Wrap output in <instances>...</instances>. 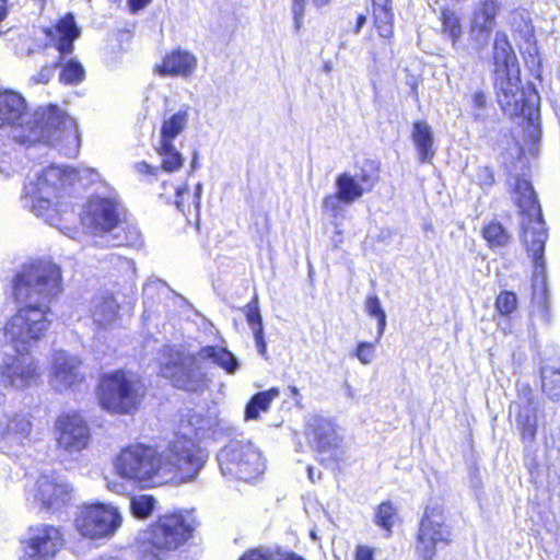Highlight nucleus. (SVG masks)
<instances>
[{
	"label": "nucleus",
	"instance_id": "nucleus-1",
	"mask_svg": "<svg viewBox=\"0 0 560 560\" xmlns=\"http://www.w3.org/2000/svg\"><path fill=\"white\" fill-rule=\"evenodd\" d=\"M40 143L75 156L81 145L75 119L52 105L30 114L20 94L0 92V174L8 177L19 171L12 158L16 145L30 149Z\"/></svg>",
	"mask_w": 560,
	"mask_h": 560
},
{
	"label": "nucleus",
	"instance_id": "nucleus-2",
	"mask_svg": "<svg viewBox=\"0 0 560 560\" xmlns=\"http://www.w3.org/2000/svg\"><path fill=\"white\" fill-rule=\"evenodd\" d=\"M61 291V271L57 265L35 261L23 265L13 279V295L25 306L0 328V347L30 352L49 326L47 303Z\"/></svg>",
	"mask_w": 560,
	"mask_h": 560
},
{
	"label": "nucleus",
	"instance_id": "nucleus-3",
	"mask_svg": "<svg viewBox=\"0 0 560 560\" xmlns=\"http://www.w3.org/2000/svg\"><path fill=\"white\" fill-rule=\"evenodd\" d=\"M77 172L61 165H50L30 180L24 187V207L35 215L54 224L59 212V198L66 188L74 182Z\"/></svg>",
	"mask_w": 560,
	"mask_h": 560
},
{
	"label": "nucleus",
	"instance_id": "nucleus-4",
	"mask_svg": "<svg viewBox=\"0 0 560 560\" xmlns=\"http://www.w3.org/2000/svg\"><path fill=\"white\" fill-rule=\"evenodd\" d=\"M147 395L142 380L131 371L118 370L103 374L97 397L103 409L115 415L136 412Z\"/></svg>",
	"mask_w": 560,
	"mask_h": 560
},
{
	"label": "nucleus",
	"instance_id": "nucleus-5",
	"mask_svg": "<svg viewBox=\"0 0 560 560\" xmlns=\"http://www.w3.org/2000/svg\"><path fill=\"white\" fill-rule=\"evenodd\" d=\"M191 512L165 514L142 536V552L147 560H160L164 552L173 551L184 545L195 529Z\"/></svg>",
	"mask_w": 560,
	"mask_h": 560
},
{
	"label": "nucleus",
	"instance_id": "nucleus-6",
	"mask_svg": "<svg viewBox=\"0 0 560 560\" xmlns=\"http://www.w3.org/2000/svg\"><path fill=\"white\" fill-rule=\"evenodd\" d=\"M514 198L522 213L523 242L535 267L544 268L542 254L547 241V231L541 219L540 206L530 183L516 178Z\"/></svg>",
	"mask_w": 560,
	"mask_h": 560
},
{
	"label": "nucleus",
	"instance_id": "nucleus-7",
	"mask_svg": "<svg viewBox=\"0 0 560 560\" xmlns=\"http://www.w3.org/2000/svg\"><path fill=\"white\" fill-rule=\"evenodd\" d=\"M161 456L162 480L191 481L203 467L208 453L186 433L176 434Z\"/></svg>",
	"mask_w": 560,
	"mask_h": 560
},
{
	"label": "nucleus",
	"instance_id": "nucleus-8",
	"mask_svg": "<svg viewBox=\"0 0 560 560\" xmlns=\"http://www.w3.org/2000/svg\"><path fill=\"white\" fill-rule=\"evenodd\" d=\"M161 375L178 389L201 393L209 388L211 380L196 353L174 347H165L160 364Z\"/></svg>",
	"mask_w": 560,
	"mask_h": 560
},
{
	"label": "nucleus",
	"instance_id": "nucleus-9",
	"mask_svg": "<svg viewBox=\"0 0 560 560\" xmlns=\"http://www.w3.org/2000/svg\"><path fill=\"white\" fill-rule=\"evenodd\" d=\"M222 475L246 482L257 479L266 468L261 452L250 442L231 441L218 454Z\"/></svg>",
	"mask_w": 560,
	"mask_h": 560
},
{
	"label": "nucleus",
	"instance_id": "nucleus-10",
	"mask_svg": "<svg viewBox=\"0 0 560 560\" xmlns=\"http://www.w3.org/2000/svg\"><path fill=\"white\" fill-rule=\"evenodd\" d=\"M118 476L139 482H164L162 480L161 456L154 448L133 445L124 448L114 463Z\"/></svg>",
	"mask_w": 560,
	"mask_h": 560
},
{
	"label": "nucleus",
	"instance_id": "nucleus-11",
	"mask_svg": "<svg viewBox=\"0 0 560 560\" xmlns=\"http://www.w3.org/2000/svg\"><path fill=\"white\" fill-rule=\"evenodd\" d=\"M39 377L38 363L28 352L0 347V389L25 390Z\"/></svg>",
	"mask_w": 560,
	"mask_h": 560
},
{
	"label": "nucleus",
	"instance_id": "nucleus-12",
	"mask_svg": "<svg viewBox=\"0 0 560 560\" xmlns=\"http://www.w3.org/2000/svg\"><path fill=\"white\" fill-rule=\"evenodd\" d=\"M452 542V530L445 522L443 508L439 503H430L420 522L415 552L418 560H434L436 546H448Z\"/></svg>",
	"mask_w": 560,
	"mask_h": 560
},
{
	"label": "nucleus",
	"instance_id": "nucleus-13",
	"mask_svg": "<svg viewBox=\"0 0 560 560\" xmlns=\"http://www.w3.org/2000/svg\"><path fill=\"white\" fill-rule=\"evenodd\" d=\"M122 524V516L117 508L110 504H90L81 509L75 518V528L88 539L110 538Z\"/></svg>",
	"mask_w": 560,
	"mask_h": 560
},
{
	"label": "nucleus",
	"instance_id": "nucleus-14",
	"mask_svg": "<svg viewBox=\"0 0 560 560\" xmlns=\"http://www.w3.org/2000/svg\"><path fill=\"white\" fill-rule=\"evenodd\" d=\"M494 86L501 108L510 116L525 115L528 105H533L537 94L532 86H521L518 68L494 73Z\"/></svg>",
	"mask_w": 560,
	"mask_h": 560
},
{
	"label": "nucleus",
	"instance_id": "nucleus-15",
	"mask_svg": "<svg viewBox=\"0 0 560 560\" xmlns=\"http://www.w3.org/2000/svg\"><path fill=\"white\" fill-rule=\"evenodd\" d=\"M21 560H54L63 545L59 528L40 524L28 529Z\"/></svg>",
	"mask_w": 560,
	"mask_h": 560
},
{
	"label": "nucleus",
	"instance_id": "nucleus-16",
	"mask_svg": "<svg viewBox=\"0 0 560 560\" xmlns=\"http://www.w3.org/2000/svg\"><path fill=\"white\" fill-rule=\"evenodd\" d=\"M121 210L110 198H94L86 206L82 223L93 235H110L120 223Z\"/></svg>",
	"mask_w": 560,
	"mask_h": 560
},
{
	"label": "nucleus",
	"instance_id": "nucleus-17",
	"mask_svg": "<svg viewBox=\"0 0 560 560\" xmlns=\"http://www.w3.org/2000/svg\"><path fill=\"white\" fill-rule=\"evenodd\" d=\"M58 447L68 454L85 450L90 443V429L78 413H66L56 421Z\"/></svg>",
	"mask_w": 560,
	"mask_h": 560
},
{
	"label": "nucleus",
	"instance_id": "nucleus-18",
	"mask_svg": "<svg viewBox=\"0 0 560 560\" xmlns=\"http://www.w3.org/2000/svg\"><path fill=\"white\" fill-rule=\"evenodd\" d=\"M81 360L63 350H57L51 355L50 362V384L58 390L69 389L84 380L81 372Z\"/></svg>",
	"mask_w": 560,
	"mask_h": 560
},
{
	"label": "nucleus",
	"instance_id": "nucleus-19",
	"mask_svg": "<svg viewBox=\"0 0 560 560\" xmlns=\"http://www.w3.org/2000/svg\"><path fill=\"white\" fill-rule=\"evenodd\" d=\"M510 415L515 418L524 442H533L537 430L536 406L532 389L526 384H517V398L510 406Z\"/></svg>",
	"mask_w": 560,
	"mask_h": 560
},
{
	"label": "nucleus",
	"instance_id": "nucleus-20",
	"mask_svg": "<svg viewBox=\"0 0 560 560\" xmlns=\"http://www.w3.org/2000/svg\"><path fill=\"white\" fill-rule=\"evenodd\" d=\"M71 486L60 476L42 475L36 482V498L47 508L57 510L71 499Z\"/></svg>",
	"mask_w": 560,
	"mask_h": 560
},
{
	"label": "nucleus",
	"instance_id": "nucleus-21",
	"mask_svg": "<svg viewBox=\"0 0 560 560\" xmlns=\"http://www.w3.org/2000/svg\"><path fill=\"white\" fill-rule=\"evenodd\" d=\"M498 11L497 0H480L476 3L470 21V35L480 46L488 43Z\"/></svg>",
	"mask_w": 560,
	"mask_h": 560
},
{
	"label": "nucleus",
	"instance_id": "nucleus-22",
	"mask_svg": "<svg viewBox=\"0 0 560 560\" xmlns=\"http://www.w3.org/2000/svg\"><path fill=\"white\" fill-rule=\"evenodd\" d=\"M197 57L184 49H174L167 52L162 61L154 67V72L161 77H179L187 79L197 69Z\"/></svg>",
	"mask_w": 560,
	"mask_h": 560
},
{
	"label": "nucleus",
	"instance_id": "nucleus-23",
	"mask_svg": "<svg viewBox=\"0 0 560 560\" xmlns=\"http://www.w3.org/2000/svg\"><path fill=\"white\" fill-rule=\"evenodd\" d=\"M377 178L366 172L359 175H351L348 172L339 174L336 178V191L345 200L346 206L352 205L365 192L372 190Z\"/></svg>",
	"mask_w": 560,
	"mask_h": 560
},
{
	"label": "nucleus",
	"instance_id": "nucleus-24",
	"mask_svg": "<svg viewBox=\"0 0 560 560\" xmlns=\"http://www.w3.org/2000/svg\"><path fill=\"white\" fill-rule=\"evenodd\" d=\"M308 427L313 431L314 441L320 453H337L341 444V438L337 433L335 424L329 419L314 416L310 419Z\"/></svg>",
	"mask_w": 560,
	"mask_h": 560
},
{
	"label": "nucleus",
	"instance_id": "nucleus-25",
	"mask_svg": "<svg viewBox=\"0 0 560 560\" xmlns=\"http://www.w3.org/2000/svg\"><path fill=\"white\" fill-rule=\"evenodd\" d=\"M32 432L31 421L21 413H4L0 420V436L7 444H22Z\"/></svg>",
	"mask_w": 560,
	"mask_h": 560
},
{
	"label": "nucleus",
	"instance_id": "nucleus-26",
	"mask_svg": "<svg viewBox=\"0 0 560 560\" xmlns=\"http://www.w3.org/2000/svg\"><path fill=\"white\" fill-rule=\"evenodd\" d=\"M190 112L191 107L185 104L174 113H165L159 132V140L174 142L187 129Z\"/></svg>",
	"mask_w": 560,
	"mask_h": 560
},
{
	"label": "nucleus",
	"instance_id": "nucleus-27",
	"mask_svg": "<svg viewBox=\"0 0 560 560\" xmlns=\"http://www.w3.org/2000/svg\"><path fill=\"white\" fill-rule=\"evenodd\" d=\"M411 139L418 151L421 163H430L435 155L434 135L431 126L425 121H415L411 131Z\"/></svg>",
	"mask_w": 560,
	"mask_h": 560
},
{
	"label": "nucleus",
	"instance_id": "nucleus-28",
	"mask_svg": "<svg viewBox=\"0 0 560 560\" xmlns=\"http://www.w3.org/2000/svg\"><path fill=\"white\" fill-rule=\"evenodd\" d=\"M196 354L201 363L211 362L231 375L235 374L240 369V362L235 355L222 346H205Z\"/></svg>",
	"mask_w": 560,
	"mask_h": 560
},
{
	"label": "nucleus",
	"instance_id": "nucleus-29",
	"mask_svg": "<svg viewBox=\"0 0 560 560\" xmlns=\"http://www.w3.org/2000/svg\"><path fill=\"white\" fill-rule=\"evenodd\" d=\"M118 304L112 295H98L92 300L91 316L100 328H107L118 317Z\"/></svg>",
	"mask_w": 560,
	"mask_h": 560
},
{
	"label": "nucleus",
	"instance_id": "nucleus-30",
	"mask_svg": "<svg viewBox=\"0 0 560 560\" xmlns=\"http://www.w3.org/2000/svg\"><path fill=\"white\" fill-rule=\"evenodd\" d=\"M493 60L495 66L494 73H502V71L506 72L510 68H518L516 56L506 34L503 32H498L495 34Z\"/></svg>",
	"mask_w": 560,
	"mask_h": 560
},
{
	"label": "nucleus",
	"instance_id": "nucleus-31",
	"mask_svg": "<svg viewBox=\"0 0 560 560\" xmlns=\"http://www.w3.org/2000/svg\"><path fill=\"white\" fill-rule=\"evenodd\" d=\"M58 42L56 45L60 56L71 54L73 50V42L80 36L74 18L71 14L62 18L56 25Z\"/></svg>",
	"mask_w": 560,
	"mask_h": 560
},
{
	"label": "nucleus",
	"instance_id": "nucleus-32",
	"mask_svg": "<svg viewBox=\"0 0 560 560\" xmlns=\"http://www.w3.org/2000/svg\"><path fill=\"white\" fill-rule=\"evenodd\" d=\"M374 25L384 38H389L393 35L394 14L392 12V0H372Z\"/></svg>",
	"mask_w": 560,
	"mask_h": 560
},
{
	"label": "nucleus",
	"instance_id": "nucleus-33",
	"mask_svg": "<svg viewBox=\"0 0 560 560\" xmlns=\"http://www.w3.org/2000/svg\"><path fill=\"white\" fill-rule=\"evenodd\" d=\"M154 150L161 159V168L166 173H174L182 168L184 158L175 148L174 142L159 140Z\"/></svg>",
	"mask_w": 560,
	"mask_h": 560
},
{
	"label": "nucleus",
	"instance_id": "nucleus-34",
	"mask_svg": "<svg viewBox=\"0 0 560 560\" xmlns=\"http://www.w3.org/2000/svg\"><path fill=\"white\" fill-rule=\"evenodd\" d=\"M280 390L276 387L260 392L252 397L245 408V420H256L259 412H267L271 402L278 398Z\"/></svg>",
	"mask_w": 560,
	"mask_h": 560
},
{
	"label": "nucleus",
	"instance_id": "nucleus-35",
	"mask_svg": "<svg viewBox=\"0 0 560 560\" xmlns=\"http://www.w3.org/2000/svg\"><path fill=\"white\" fill-rule=\"evenodd\" d=\"M202 194V184H197L195 188V192L191 194L188 187L185 185L184 187H178L176 190V208L183 213L191 214L192 212L196 217L199 215L200 209V198Z\"/></svg>",
	"mask_w": 560,
	"mask_h": 560
},
{
	"label": "nucleus",
	"instance_id": "nucleus-36",
	"mask_svg": "<svg viewBox=\"0 0 560 560\" xmlns=\"http://www.w3.org/2000/svg\"><path fill=\"white\" fill-rule=\"evenodd\" d=\"M542 390L552 399H560V368L544 366L540 371Z\"/></svg>",
	"mask_w": 560,
	"mask_h": 560
},
{
	"label": "nucleus",
	"instance_id": "nucleus-37",
	"mask_svg": "<svg viewBox=\"0 0 560 560\" xmlns=\"http://www.w3.org/2000/svg\"><path fill=\"white\" fill-rule=\"evenodd\" d=\"M443 34L446 35L455 45L462 36V25L459 16L450 10H443L441 14Z\"/></svg>",
	"mask_w": 560,
	"mask_h": 560
},
{
	"label": "nucleus",
	"instance_id": "nucleus-38",
	"mask_svg": "<svg viewBox=\"0 0 560 560\" xmlns=\"http://www.w3.org/2000/svg\"><path fill=\"white\" fill-rule=\"evenodd\" d=\"M482 235L491 248H499L508 245L511 237L498 222H491L483 231Z\"/></svg>",
	"mask_w": 560,
	"mask_h": 560
},
{
	"label": "nucleus",
	"instance_id": "nucleus-39",
	"mask_svg": "<svg viewBox=\"0 0 560 560\" xmlns=\"http://www.w3.org/2000/svg\"><path fill=\"white\" fill-rule=\"evenodd\" d=\"M365 311L368 314L377 320V337L375 342L377 343L382 338L386 328V314L381 305V301L376 295L368 296L365 301Z\"/></svg>",
	"mask_w": 560,
	"mask_h": 560
},
{
	"label": "nucleus",
	"instance_id": "nucleus-40",
	"mask_svg": "<svg viewBox=\"0 0 560 560\" xmlns=\"http://www.w3.org/2000/svg\"><path fill=\"white\" fill-rule=\"evenodd\" d=\"M155 503L156 501L152 495H136L130 500V510L137 518H147L152 514Z\"/></svg>",
	"mask_w": 560,
	"mask_h": 560
},
{
	"label": "nucleus",
	"instance_id": "nucleus-41",
	"mask_svg": "<svg viewBox=\"0 0 560 560\" xmlns=\"http://www.w3.org/2000/svg\"><path fill=\"white\" fill-rule=\"evenodd\" d=\"M217 423V417L210 413L203 415L201 412H195L189 418V424L192 427L197 438H205Z\"/></svg>",
	"mask_w": 560,
	"mask_h": 560
},
{
	"label": "nucleus",
	"instance_id": "nucleus-42",
	"mask_svg": "<svg viewBox=\"0 0 560 560\" xmlns=\"http://www.w3.org/2000/svg\"><path fill=\"white\" fill-rule=\"evenodd\" d=\"M395 518L396 510L390 502H383L378 505L375 513V523L388 534L392 532Z\"/></svg>",
	"mask_w": 560,
	"mask_h": 560
},
{
	"label": "nucleus",
	"instance_id": "nucleus-43",
	"mask_svg": "<svg viewBox=\"0 0 560 560\" xmlns=\"http://www.w3.org/2000/svg\"><path fill=\"white\" fill-rule=\"evenodd\" d=\"M84 74L81 63L70 60L60 73V81L66 84H78L84 79Z\"/></svg>",
	"mask_w": 560,
	"mask_h": 560
},
{
	"label": "nucleus",
	"instance_id": "nucleus-44",
	"mask_svg": "<svg viewBox=\"0 0 560 560\" xmlns=\"http://www.w3.org/2000/svg\"><path fill=\"white\" fill-rule=\"evenodd\" d=\"M345 200L336 191L330 194L323 199V210L334 219L343 217L345 212Z\"/></svg>",
	"mask_w": 560,
	"mask_h": 560
},
{
	"label": "nucleus",
	"instance_id": "nucleus-45",
	"mask_svg": "<svg viewBox=\"0 0 560 560\" xmlns=\"http://www.w3.org/2000/svg\"><path fill=\"white\" fill-rule=\"evenodd\" d=\"M517 304V298L513 292H501L495 301V307L498 312L502 315L511 314Z\"/></svg>",
	"mask_w": 560,
	"mask_h": 560
},
{
	"label": "nucleus",
	"instance_id": "nucleus-46",
	"mask_svg": "<svg viewBox=\"0 0 560 560\" xmlns=\"http://www.w3.org/2000/svg\"><path fill=\"white\" fill-rule=\"evenodd\" d=\"M546 452L550 459H560V429L551 431L546 438Z\"/></svg>",
	"mask_w": 560,
	"mask_h": 560
},
{
	"label": "nucleus",
	"instance_id": "nucleus-47",
	"mask_svg": "<svg viewBox=\"0 0 560 560\" xmlns=\"http://www.w3.org/2000/svg\"><path fill=\"white\" fill-rule=\"evenodd\" d=\"M375 345L371 342H360L357 347L354 355L364 365L370 364L374 359Z\"/></svg>",
	"mask_w": 560,
	"mask_h": 560
},
{
	"label": "nucleus",
	"instance_id": "nucleus-48",
	"mask_svg": "<svg viewBox=\"0 0 560 560\" xmlns=\"http://www.w3.org/2000/svg\"><path fill=\"white\" fill-rule=\"evenodd\" d=\"M246 319L253 332H256L258 327L264 330L261 315L256 303L246 306Z\"/></svg>",
	"mask_w": 560,
	"mask_h": 560
},
{
	"label": "nucleus",
	"instance_id": "nucleus-49",
	"mask_svg": "<svg viewBox=\"0 0 560 560\" xmlns=\"http://www.w3.org/2000/svg\"><path fill=\"white\" fill-rule=\"evenodd\" d=\"M141 243H142L141 234L139 233L138 230L133 229L124 238L119 237L118 235H114L112 237V244L110 245L112 246H120V245L138 246Z\"/></svg>",
	"mask_w": 560,
	"mask_h": 560
},
{
	"label": "nucleus",
	"instance_id": "nucleus-50",
	"mask_svg": "<svg viewBox=\"0 0 560 560\" xmlns=\"http://www.w3.org/2000/svg\"><path fill=\"white\" fill-rule=\"evenodd\" d=\"M240 560H277L276 551L265 548L248 550Z\"/></svg>",
	"mask_w": 560,
	"mask_h": 560
},
{
	"label": "nucleus",
	"instance_id": "nucleus-51",
	"mask_svg": "<svg viewBox=\"0 0 560 560\" xmlns=\"http://www.w3.org/2000/svg\"><path fill=\"white\" fill-rule=\"evenodd\" d=\"M55 67H56V65L43 66L42 69L38 71V73L32 77V80L35 83H42V84L48 83V81L51 79V77L54 74Z\"/></svg>",
	"mask_w": 560,
	"mask_h": 560
},
{
	"label": "nucleus",
	"instance_id": "nucleus-52",
	"mask_svg": "<svg viewBox=\"0 0 560 560\" xmlns=\"http://www.w3.org/2000/svg\"><path fill=\"white\" fill-rule=\"evenodd\" d=\"M133 168L139 175L149 177H155L160 170L159 167L152 166L144 161L135 163Z\"/></svg>",
	"mask_w": 560,
	"mask_h": 560
},
{
	"label": "nucleus",
	"instance_id": "nucleus-53",
	"mask_svg": "<svg viewBox=\"0 0 560 560\" xmlns=\"http://www.w3.org/2000/svg\"><path fill=\"white\" fill-rule=\"evenodd\" d=\"M354 560H374V549L365 545H359L355 549Z\"/></svg>",
	"mask_w": 560,
	"mask_h": 560
},
{
	"label": "nucleus",
	"instance_id": "nucleus-54",
	"mask_svg": "<svg viewBox=\"0 0 560 560\" xmlns=\"http://www.w3.org/2000/svg\"><path fill=\"white\" fill-rule=\"evenodd\" d=\"M257 351L264 358H267V345L264 338V330L258 327L256 332H253Z\"/></svg>",
	"mask_w": 560,
	"mask_h": 560
},
{
	"label": "nucleus",
	"instance_id": "nucleus-55",
	"mask_svg": "<svg viewBox=\"0 0 560 560\" xmlns=\"http://www.w3.org/2000/svg\"><path fill=\"white\" fill-rule=\"evenodd\" d=\"M292 14L296 31L302 26V19L304 15V2L292 3Z\"/></svg>",
	"mask_w": 560,
	"mask_h": 560
},
{
	"label": "nucleus",
	"instance_id": "nucleus-56",
	"mask_svg": "<svg viewBox=\"0 0 560 560\" xmlns=\"http://www.w3.org/2000/svg\"><path fill=\"white\" fill-rule=\"evenodd\" d=\"M478 179L481 186H491L494 182L493 174L489 167H480L478 170Z\"/></svg>",
	"mask_w": 560,
	"mask_h": 560
},
{
	"label": "nucleus",
	"instance_id": "nucleus-57",
	"mask_svg": "<svg viewBox=\"0 0 560 560\" xmlns=\"http://www.w3.org/2000/svg\"><path fill=\"white\" fill-rule=\"evenodd\" d=\"M474 106L478 109H481L486 106V95L483 92H476L472 96Z\"/></svg>",
	"mask_w": 560,
	"mask_h": 560
},
{
	"label": "nucleus",
	"instance_id": "nucleus-58",
	"mask_svg": "<svg viewBox=\"0 0 560 560\" xmlns=\"http://www.w3.org/2000/svg\"><path fill=\"white\" fill-rule=\"evenodd\" d=\"M151 2V0H128V3H129V7H130V10L132 12H137L141 9H143L144 7H147L149 3Z\"/></svg>",
	"mask_w": 560,
	"mask_h": 560
},
{
	"label": "nucleus",
	"instance_id": "nucleus-59",
	"mask_svg": "<svg viewBox=\"0 0 560 560\" xmlns=\"http://www.w3.org/2000/svg\"><path fill=\"white\" fill-rule=\"evenodd\" d=\"M276 559L277 560H304L303 558L292 553V552H284L277 550L276 551Z\"/></svg>",
	"mask_w": 560,
	"mask_h": 560
},
{
	"label": "nucleus",
	"instance_id": "nucleus-60",
	"mask_svg": "<svg viewBox=\"0 0 560 560\" xmlns=\"http://www.w3.org/2000/svg\"><path fill=\"white\" fill-rule=\"evenodd\" d=\"M8 15V4L7 0H0V22L4 20Z\"/></svg>",
	"mask_w": 560,
	"mask_h": 560
},
{
	"label": "nucleus",
	"instance_id": "nucleus-61",
	"mask_svg": "<svg viewBox=\"0 0 560 560\" xmlns=\"http://www.w3.org/2000/svg\"><path fill=\"white\" fill-rule=\"evenodd\" d=\"M198 161H199V152L197 150H195L192 152V159H191V163H190L191 171H196L198 168V166H199Z\"/></svg>",
	"mask_w": 560,
	"mask_h": 560
},
{
	"label": "nucleus",
	"instance_id": "nucleus-62",
	"mask_svg": "<svg viewBox=\"0 0 560 560\" xmlns=\"http://www.w3.org/2000/svg\"><path fill=\"white\" fill-rule=\"evenodd\" d=\"M366 22V18L364 15H359L357 20L355 33H359L364 23Z\"/></svg>",
	"mask_w": 560,
	"mask_h": 560
},
{
	"label": "nucleus",
	"instance_id": "nucleus-63",
	"mask_svg": "<svg viewBox=\"0 0 560 560\" xmlns=\"http://www.w3.org/2000/svg\"><path fill=\"white\" fill-rule=\"evenodd\" d=\"M289 389H290L291 395H292L293 397H299V396H300V390H299V388H298V387H295V386H290V387H289Z\"/></svg>",
	"mask_w": 560,
	"mask_h": 560
},
{
	"label": "nucleus",
	"instance_id": "nucleus-64",
	"mask_svg": "<svg viewBox=\"0 0 560 560\" xmlns=\"http://www.w3.org/2000/svg\"><path fill=\"white\" fill-rule=\"evenodd\" d=\"M329 0H313L314 4L318 8L328 3Z\"/></svg>",
	"mask_w": 560,
	"mask_h": 560
}]
</instances>
